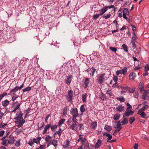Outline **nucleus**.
I'll return each instance as SVG.
<instances>
[{
    "mask_svg": "<svg viewBox=\"0 0 149 149\" xmlns=\"http://www.w3.org/2000/svg\"><path fill=\"white\" fill-rule=\"evenodd\" d=\"M22 113L20 111L17 112L14 119L16 120L15 123L16 124L15 127L19 128L21 127L25 123V121L22 117Z\"/></svg>",
    "mask_w": 149,
    "mask_h": 149,
    "instance_id": "nucleus-1",
    "label": "nucleus"
},
{
    "mask_svg": "<svg viewBox=\"0 0 149 149\" xmlns=\"http://www.w3.org/2000/svg\"><path fill=\"white\" fill-rule=\"evenodd\" d=\"M70 114L72 115V120L75 122L77 120L76 118L79 115L78 111L77 108H72L70 111Z\"/></svg>",
    "mask_w": 149,
    "mask_h": 149,
    "instance_id": "nucleus-2",
    "label": "nucleus"
},
{
    "mask_svg": "<svg viewBox=\"0 0 149 149\" xmlns=\"http://www.w3.org/2000/svg\"><path fill=\"white\" fill-rule=\"evenodd\" d=\"M41 139V138L40 137H38L36 138L30 139L28 142V144L31 146H32L34 143L36 144H38Z\"/></svg>",
    "mask_w": 149,
    "mask_h": 149,
    "instance_id": "nucleus-3",
    "label": "nucleus"
},
{
    "mask_svg": "<svg viewBox=\"0 0 149 149\" xmlns=\"http://www.w3.org/2000/svg\"><path fill=\"white\" fill-rule=\"evenodd\" d=\"M20 105L21 103L17 101L14 102L12 105V108L13 109L12 112H15L19 108Z\"/></svg>",
    "mask_w": 149,
    "mask_h": 149,
    "instance_id": "nucleus-4",
    "label": "nucleus"
},
{
    "mask_svg": "<svg viewBox=\"0 0 149 149\" xmlns=\"http://www.w3.org/2000/svg\"><path fill=\"white\" fill-rule=\"evenodd\" d=\"M73 97V92L72 90L68 91V95L67 96V100L68 102H70L72 100V97Z\"/></svg>",
    "mask_w": 149,
    "mask_h": 149,
    "instance_id": "nucleus-5",
    "label": "nucleus"
},
{
    "mask_svg": "<svg viewBox=\"0 0 149 149\" xmlns=\"http://www.w3.org/2000/svg\"><path fill=\"white\" fill-rule=\"evenodd\" d=\"M24 84H23L19 87L17 86H16L13 89L11 90L10 93H16L18 90L21 89L24 87Z\"/></svg>",
    "mask_w": 149,
    "mask_h": 149,
    "instance_id": "nucleus-6",
    "label": "nucleus"
},
{
    "mask_svg": "<svg viewBox=\"0 0 149 149\" xmlns=\"http://www.w3.org/2000/svg\"><path fill=\"white\" fill-rule=\"evenodd\" d=\"M105 75V74H102L98 77L99 82L100 84H102L104 80Z\"/></svg>",
    "mask_w": 149,
    "mask_h": 149,
    "instance_id": "nucleus-7",
    "label": "nucleus"
},
{
    "mask_svg": "<svg viewBox=\"0 0 149 149\" xmlns=\"http://www.w3.org/2000/svg\"><path fill=\"white\" fill-rule=\"evenodd\" d=\"M74 122L75 123L72 124L70 126V128L73 130H76L78 128L79 124L77 121V120H76L75 122Z\"/></svg>",
    "mask_w": 149,
    "mask_h": 149,
    "instance_id": "nucleus-8",
    "label": "nucleus"
},
{
    "mask_svg": "<svg viewBox=\"0 0 149 149\" xmlns=\"http://www.w3.org/2000/svg\"><path fill=\"white\" fill-rule=\"evenodd\" d=\"M72 79V75H70L67 77V79L66 80V84L70 85Z\"/></svg>",
    "mask_w": 149,
    "mask_h": 149,
    "instance_id": "nucleus-9",
    "label": "nucleus"
},
{
    "mask_svg": "<svg viewBox=\"0 0 149 149\" xmlns=\"http://www.w3.org/2000/svg\"><path fill=\"white\" fill-rule=\"evenodd\" d=\"M115 109L117 112H120L124 111V108L122 105H119L116 107Z\"/></svg>",
    "mask_w": 149,
    "mask_h": 149,
    "instance_id": "nucleus-10",
    "label": "nucleus"
},
{
    "mask_svg": "<svg viewBox=\"0 0 149 149\" xmlns=\"http://www.w3.org/2000/svg\"><path fill=\"white\" fill-rule=\"evenodd\" d=\"M51 124H49L45 125L44 127V130L42 132V134H45L47 131L51 127Z\"/></svg>",
    "mask_w": 149,
    "mask_h": 149,
    "instance_id": "nucleus-11",
    "label": "nucleus"
},
{
    "mask_svg": "<svg viewBox=\"0 0 149 149\" xmlns=\"http://www.w3.org/2000/svg\"><path fill=\"white\" fill-rule=\"evenodd\" d=\"M15 127L16 129L15 131V132L17 135L19 134H20L24 130V129L22 127L20 129L17 128V127Z\"/></svg>",
    "mask_w": 149,
    "mask_h": 149,
    "instance_id": "nucleus-12",
    "label": "nucleus"
},
{
    "mask_svg": "<svg viewBox=\"0 0 149 149\" xmlns=\"http://www.w3.org/2000/svg\"><path fill=\"white\" fill-rule=\"evenodd\" d=\"M10 101L7 100L2 101L1 104L4 107H6L9 103Z\"/></svg>",
    "mask_w": 149,
    "mask_h": 149,
    "instance_id": "nucleus-13",
    "label": "nucleus"
},
{
    "mask_svg": "<svg viewBox=\"0 0 149 149\" xmlns=\"http://www.w3.org/2000/svg\"><path fill=\"white\" fill-rule=\"evenodd\" d=\"M6 138V137H4L2 138L1 140L2 141V144L5 146L7 145L9 143L8 139H5Z\"/></svg>",
    "mask_w": 149,
    "mask_h": 149,
    "instance_id": "nucleus-14",
    "label": "nucleus"
},
{
    "mask_svg": "<svg viewBox=\"0 0 149 149\" xmlns=\"http://www.w3.org/2000/svg\"><path fill=\"white\" fill-rule=\"evenodd\" d=\"M84 88H87L88 87V85L89 83V79L88 78H87L84 81Z\"/></svg>",
    "mask_w": 149,
    "mask_h": 149,
    "instance_id": "nucleus-15",
    "label": "nucleus"
},
{
    "mask_svg": "<svg viewBox=\"0 0 149 149\" xmlns=\"http://www.w3.org/2000/svg\"><path fill=\"white\" fill-rule=\"evenodd\" d=\"M133 111L131 110L125 112L123 116V117H125V116H128L130 115H132L133 114Z\"/></svg>",
    "mask_w": 149,
    "mask_h": 149,
    "instance_id": "nucleus-16",
    "label": "nucleus"
},
{
    "mask_svg": "<svg viewBox=\"0 0 149 149\" xmlns=\"http://www.w3.org/2000/svg\"><path fill=\"white\" fill-rule=\"evenodd\" d=\"M9 139L8 140L9 143L10 144H13L14 141V137L13 136H10L9 137Z\"/></svg>",
    "mask_w": 149,
    "mask_h": 149,
    "instance_id": "nucleus-17",
    "label": "nucleus"
},
{
    "mask_svg": "<svg viewBox=\"0 0 149 149\" xmlns=\"http://www.w3.org/2000/svg\"><path fill=\"white\" fill-rule=\"evenodd\" d=\"M148 94L146 92H144L142 95V98L144 100H146L149 98V97L147 95Z\"/></svg>",
    "mask_w": 149,
    "mask_h": 149,
    "instance_id": "nucleus-18",
    "label": "nucleus"
},
{
    "mask_svg": "<svg viewBox=\"0 0 149 149\" xmlns=\"http://www.w3.org/2000/svg\"><path fill=\"white\" fill-rule=\"evenodd\" d=\"M144 84L142 82H140L139 86V88L141 91L144 90Z\"/></svg>",
    "mask_w": 149,
    "mask_h": 149,
    "instance_id": "nucleus-19",
    "label": "nucleus"
},
{
    "mask_svg": "<svg viewBox=\"0 0 149 149\" xmlns=\"http://www.w3.org/2000/svg\"><path fill=\"white\" fill-rule=\"evenodd\" d=\"M123 120L121 121V123L122 125H124L128 123V120L125 117H123Z\"/></svg>",
    "mask_w": 149,
    "mask_h": 149,
    "instance_id": "nucleus-20",
    "label": "nucleus"
},
{
    "mask_svg": "<svg viewBox=\"0 0 149 149\" xmlns=\"http://www.w3.org/2000/svg\"><path fill=\"white\" fill-rule=\"evenodd\" d=\"M102 143V141L100 140H98L97 143L95 144V148H99L100 146Z\"/></svg>",
    "mask_w": 149,
    "mask_h": 149,
    "instance_id": "nucleus-21",
    "label": "nucleus"
},
{
    "mask_svg": "<svg viewBox=\"0 0 149 149\" xmlns=\"http://www.w3.org/2000/svg\"><path fill=\"white\" fill-rule=\"evenodd\" d=\"M97 123L96 122L94 121L92 123L91 126L92 128L94 129L97 127Z\"/></svg>",
    "mask_w": 149,
    "mask_h": 149,
    "instance_id": "nucleus-22",
    "label": "nucleus"
},
{
    "mask_svg": "<svg viewBox=\"0 0 149 149\" xmlns=\"http://www.w3.org/2000/svg\"><path fill=\"white\" fill-rule=\"evenodd\" d=\"M136 74L134 73H132L129 75V78L130 80H133Z\"/></svg>",
    "mask_w": 149,
    "mask_h": 149,
    "instance_id": "nucleus-23",
    "label": "nucleus"
},
{
    "mask_svg": "<svg viewBox=\"0 0 149 149\" xmlns=\"http://www.w3.org/2000/svg\"><path fill=\"white\" fill-rule=\"evenodd\" d=\"M100 98L102 100H104L106 98V96L105 94L103 93H102L99 96Z\"/></svg>",
    "mask_w": 149,
    "mask_h": 149,
    "instance_id": "nucleus-24",
    "label": "nucleus"
},
{
    "mask_svg": "<svg viewBox=\"0 0 149 149\" xmlns=\"http://www.w3.org/2000/svg\"><path fill=\"white\" fill-rule=\"evenodd\" d=\"M120 114H116L115 115H114L113 116V119L115 120H117L118 119H119L120 116Z\"/></svg>",
    "mask_w": 149,
    "mask_h": 149,
    "instance_id": "nucleus-25",
    "label": "nucleus"
},
{
    "mask_svg": "<svg viewBox=\"0 0 149 149\" xmlns=\"http://www.w3.org/2000/svg\"><path fill=\"white\" fill-rule=\"evenodd\" d=\"M104 129L108 132H110L112 129V127L111 126L106 125L104 126Z\"/></svg>",
    "mask_w": 149,
    "mask_h": 149,
    "instance_id": "nucleus-26",
    "label": "nucleus"
},
{
    "mask_svg": "<svg viewBox=\"0 0 149 149\" xmlns=\"http://www.w3.org/2000/svg\"><path fill=\"white\" fill-rule=\"evenodd\" d=\"M86 94H84L82 96V99L84 102H86Z\"/></svg>",
    "mask_w": 149,
    "mask_h": 149,
    "instance_id": "nucleus-27",
    "label": "nucleus"
},
{
    "mask_svg": "<svg viewBox=\"0 0 149 149\" xmlns=\"http://www.w3.org/2000/svg\"><path fill=\"white\" fill-rule=\"evenodd\" d=\"M20 141L21 140L20 139H18V140L15 141V144L16 147H18L20 146Z\"/></svg>",
    "mask_w": 149,
    "mask_h": 149,
    "instance_id": "nucleus-28",
    "label": "nucleus"
},
{
    "mask_svg": "<svg viewBox=\"0 0 149 149\" xmlns=\"http://www.w3.org/2000/svg\"><path fill=\"white\" fill-rule=\"evenodd\" d=\"M50 143L53 145L55 147H56L57 146V141L56 140L51 141H50Z\"/></svg>",
    "mask_w": 149,
    "mask_h": 149,
    "instance_id": "nucleus-29",
    "label": "nucleus"
},
{
    "mask_svg": "<svg viewBox=\"0 0 149 149\" xmlns=\"http://www.w3.org/2000/svg\"><path fill=\"white\" fill-rule=\"evenodd\" d=\"M106 91V94H108L110 96H113V94L112 93L111 90L108 89Z\"/></svg>",
    "mask_w": 149,
    "mask_h": 149,
    "instance_id": "nucleus-30",
    "label": "nucleus"
},
{
    "mask_svg": "<svg viewBox=\"0 0 149 149\" xmlns=\"http://www.w3.org/2000/svg\"><path fill=\"white\" fill-rule=\"evenodd\" d=\"M99 11L102 12L100 14V15H103L104 13L107 11V10L104 7H103L102 9H101Z\"/></svg>",
    "mask_w": 149,
    "mask_h": 149,
    "instance_id": "nucleus-31",
    "label": "nucleus"
},
{
    "mask_svg": "<svg viewBox=\"0 0 149 149\" xmlns=\"http://www.w3.org/2000/svg\"><path fill=\"white\" fill-rule=\"evenodd\" d=\"M7 95V93L4 92L0 95V101H1L4 96Z\"/></svg>",
    "mask_w": 149,
    "mask_h": 149,
    "instance_id": "nucleus-32",
    "label": "nucleus"
},
{
    "mask_svg": "<svg viewBox=\"0 0 149 149\" xmlns=\"http://www.w3.org/2000/svg\"><path fill=\"white\" fill-rule=\"evenodd\" d=\"M122 47L125 51L127 52H128V49L127 47L125 44H124L122 45Z\"/></svg>",
    "mask_w": 149,
    "mask_h": 149,
    "instance_id": "nucleus-33",
    "label": "nucleus"
},
{
    "mask_svg": "<svg viewBox=\"0 0 149 149\" xmlns=\"http://www.w3.org/2000/svg\"><path fill=\"white\" fill-rule=\"evenodd\" d=\"M117 99L120 102H124L125 101V100L124 98V97L122 96L120 97H117Z\"/></svg>",
    "mask_w": 149,
    "mask_h": 149,
    "instance_id": "nucleus-34",
    "label": "nucleus"
},
{
    "mask_svg": "<svg viewBox=\"0 0 149 149\" xmlns=\"http://www.w3.org/2000/svg\"><path fill=\"white\" fill-rule=\"evenodd\" d=\"M31 87H28L24 89H23V92H25L29 91L31 90Z\"/></svg>",
    "mask_w": 149,
    "mask_h": 149,
    "instance_id": "nucleus-35",
    "label": "nucleus"
},
{
    "mask_svg": "<svg viewBox=\"0 0 149 149\" xmlns=\"http://www.w3.org/2000/svg\"><path fill=\"white\" fill-rule=\"evenodd\" d=\"M111 16V14L110 13L107 14H105L102 16L103 18H105V19H107L110 18Z\"/></svg>",
    "mask_w": 149,
    "mask_h": 149,
    "instance_id": "nucleus-36",
    "label": "nucleus"
},
{
    "mask_svg": "<svg viewBox=\"0 0 149 149\" xmlns=\"http://www.w3.org/2000/svg\"><path fill=\"white\" fill-rule=\"evenodd\" d=\"M51 138V137L49 135H48L46 136V137L45 138V140L46 141H50L51 140L50 139Z\"/></svg>",
    "mask_w": 149,
    "mask_h": 149,
    "instance_id": "nucleus-37",
    "label": "nucleus"
},
{
    "mask_svg": "<svg viewBox=\"0 0 149 149\" xmlns=\"http://www.w3.org/2000/svg\"><path fill=\"white\" fill-rule=\"evenodd\" d=\"M127 70V68L126 67L124 68L122 70V72H123V74L124 75L125 74Z\"/></svg>",
    "mask_w": 149,
    "mask_h": 149,
    "instance_id": "nucleus-38",
    "label": "nucleus"
},
{
    "mask_svg": "<svg viewBox=\"0 0 149 149\" xmlns=\"http://www.w3.org/2000/svg\"><path fill=\"white\" fill-rule=\"evenodd\" d=\"M65 121V119H61L59 121L58 125L59 126H60L62 124H63L64 122Z\"/></svg>",
    "mask_w": 149,
    "mask_h": 149,
    "instance_id": "nucleus-39",
    "label": "nucleus"
},
{
    "mask_svg": "<svg viewBox=\"0 0 149 149\" xmlns=\"http://www.w3.org/2000/svg\"><path fill=\"white\" fill-rule=\"evenodd\" d=\"M109 48L114 53H116L117 51V49L116 48L111 47H109Z\"/></svg>",
    "mask_w": 149,
    "mask_h": 149,
    "instance_id": "nucleus-40",
    "label": "nucleus"
},
{
    "mask_svg": "<svg viewBox=\"0 0 149 149\" xmlns=\"http://www.w3.org/2000/svg\"><path fill=\"white\" fill-rule=\"evenodd\" d=\"M117 128L118 129H120L121 128V129L122 127H121V124H120V120L118 121L117 122Z\"/></svg>",
    "mask_w": 149,
    "mask_h": 149,
    "instance_id": "nucleus-41",
    "label": "nucleus"
},
{
    "mask_svg": "<svg viewBox=\"0 0 149 149\" xmlns=\"http://www.w3.org/2000/svg\"><path fill=\"white\" fill-rule=\"evenodd\" d=\"M96 71L95 69L93 67L92 68L91 72L92 74L90 73V75H91L92 76H93L94 75L95 71Z\"/></svg>",
    "mask_w": 149,
    "mask_h": 149,
    "instance_id": "nucleus-42",
    "label": "nucleus"
},
{
    "mask_svg": "<svg viewBox=\"0 0 149 149\" xmlns=\"http://www.w3.org/2000/svg\"><path fill=\"white\" fill-rule=\"evenodd\" d=\"M135 120L134 118V117H131L130 118L129 122L130 124H132L133 122Z\"/></svg>",
    "mask_w": 149,
    "mask_h": 149,
    "instance_id": "nucleus-43",
    "label": "nucleus"
},
{
    "mask_svg": "<svg viewBox=\"0 0 149 149\" xmlns=\"http://www.w3.org/2000/svg\"><path fill=\"white\" fill-rule=\"evenodd\" d=\"M148 106H149L148 105H145L141 109V111H143L145 110L148 108Z\"/></svg>",
    "mask_w": 149,
    "mask_h": 149,
    "instance_id": "nucleus-44",
    "label": "nucleus"
},
{
    "mask_svg": "<svg viewBox=\"0 0 149 149\" xmlns=\"http://www.w3.org/2000/svg\"><path fill=\"white\" fill-rule=\"evenodd\" d=\"M114 5H111L110 6H104V8L107 10L108 9H111V8H114Z\"/></svg>",
    "mask_w": 149,
    "mask_h": 149,
    "instance_id": "nucleus-45",
    "label": "nucleus"
},
{
    "mask_svg": "<svg viewBox=\"0 0 149 149\" xmlns=\"http://www.w3.org/2000/svg\"><path fill=\"white\" fill-rule=\"evenodd\" d=\"M58 125H52V126H51V129L52 131H54V130L56 129Z\"/></svg>",
    "mask_w": 149,
    "mask_h": 149,
    "instance_id": "nucleus-46",
    "label": "nucleus"
},
{
    "mask_svg": "<svg viewBox=\"0 0 149 149\" xmlns=\"http://www.w3.org/2000/svg\"><path fill=\"white\" fill-rule=\"evenodd\" d=\"M140 115L141 117L142 118H145L146 116V114L143 111L140 113Z\"/></svg>",
    "mask_w": 149,
    "mask_h": 149,
    "instance_id": "nucleus-47",
    "label": "nucleus"
},
{
    "mask_svg": "<svg viewBox=\"0 0 149 149\" xmlns=\"http://www.w3.org/2000/svg\"><path fill=\"white\" fill-rule=\"evenodd\" d=\"M18 97L17 96L16 94H15L12 97L11 100L13 101H14Z\"/></svg>",
    "mask_w": 149,
    "mask_h": 149,
    "instance_id": "nucleus-48",
    "label": "nucleus"
},
{
    "mask_svg": "<svg viewBox=\"0 0 149 149\" xmlns=\"http://www.w3.org/2000/svg\"><path fill=\"white\" fill-rule=\"evenodd\" d=\"M100 14H95L93 16L94 19L96 20L100 16Z\"/></svg>",
    "mask_w": 149,
    "mask_h": 149,
    "instance_id": "nucleus-49",
    "label": "nucleus"
},
{
    "mask_svg": "<svg viewBox=\"0 0 149 149\" xmlns=\"http://www.w3.org/2000/svg\"><path fill=\"white\" fill-rule=\"evenodd\" d=\"M80 111L82 112H84L85 111V108L84 105H82L80 108Z\"/></svg>",
    "mask_w": 149,
    "mask_h": 149,
    "instance_id": "nucleus-50",
    "label": "nucleus"
},
{
    "mask_svg": "<svg viewBox=\"0 0 149 149\" xmlns=\"http://www.w3.org/2000/svg\"><path fill=\"white\" fill-rule=\"evenodd\" d=\"M7 125V124H4L3 123H1L0 125V127L1 128H3L5 127Z\"/></svg>",
    "mask_w": 149,
    "mask_h": 149,
    "instance_id": "nucleus-51",
    "label": "nucleus"
},
{
    "mask_svg": "<svg viewBox=\"0 0 149 149\" xmlns=\"http://www.w3.org/2000/svg\"><path fill=\"white\" fill-rule=\"evenodd\" d=\"M120 74H123L122 70H118L116 72V74L117 76L118 75Z\"/></svg>",
    "mask_w": 149,
    "mask_h": 149,
    "instance_id": "nucleus-52",
    "label": "nucleus"
},
{
    "mask_svg": "<svg viewBox=\"0 0 149 149\" xmlns=\"http://www.w3.org/2000/svg\"><path fill=\"white\" fill-rule=\"evenodd\" d=\"M145 72H147L149 70V66L146 64L145 66Z\"/></svg>",
    "mask_w": 149,
    "mask_h": 149,
    "instance_id": "nucleus-53",
    "label": "nucleus"
},
{
    "mask_svg": "<svg viewBox=\"0 0 149 149\" xmlns=\"http://www.w3.org/2000/svg\"><path fill=\"white\" fill-rule=\"evenodd\" d=\"M124 10H123V13L127 14V13H129V10L127 8H124Z\"/></svg>",
    "mask_w": 149,
    "mask_h": 149,
    "instance_id": "nucleus-54",
    "label": "nucleus"
},
{
    "mask_svg": "<svg viewBox=\"0 0 149 149\" xmlns=\"http://www.w3.org/2000/svg\"><path fill=\"white\" fill-rule=\"evenodd\" d=\"M82 136V135H79V139L77 140L78 141H81L83 139Z\"/></svg>",
    "mask_w": 149,
    "mask_h": 149,
    "instance_id": "nucleus-55",
    "label": "nucleus"
},
{
    "mask_svg": "<svg viewBox=\"0 0 149 149\" xmlns=\"http://www.w3.org/2000/svg\"><path fill=\"white\" fill-rule=\"evenodd\" d=\"M131 43L132 44V48L133 49H134L136 47V46L135 42H134V41H132L131 42Z\"/></svg>",
    "mask_w": 149,
    "mask_h": 149,
    "instance_id": "nucleus-56",
    "label": "nucleus"
},
{
    "mask_svg": "<svg viewBox=\"0 0 149 149\" xmlns=\"http://www.w3.org/2000/svg\"><path fill=\"white\" fill-rule=\"evenodd\" d=\"M107 140V141L108 142H109L110 141L109 140H111V139L112 138V135L111 134H110L109 135L108 137Z\"/></svg>",
    "mask_w": 149,
    "mask_h": 149,
    "instance_id": "nucleus-57",
    "label": "nucleus"
},
{
    "mask_svg": "<svg viewBox=\"0 0 149 149\" xmlns=\"http://www.w3.org/2000/svg\"><path fill=\"white\" fill-rule=\"evenodd\" d=\"M127 105L128 106V107L126 109V110L127 111L128 110L131 109L132 108V107L128 103L127 104Z\"/></svg>",
    "mask_w": 149,
    "mask_h": 149,
    "instance_id": "nucleus-58",
    "label": "nucleus"
},
{
    "mask_svg": "<svg viewBox=\"0 0 149 149\" xmlns=\"http://www.w3.org/2000/svg\"><path fill=\"white\" fill-rule=\"evenodd\" d=\"M63 130H61V128L59 129L58 132V134L59 136H60L61 135V133Z\"/></svg>",
    "mask_w": 149,
    "mask_h": 149,
    "instance_id": "nucleus-59",
    "label": "nucleus"
},
{
    "mask_svg": "<svg viewBox=\"0 0 149 149\" xmlns=\"http://www.w3.org/2000/svg\"><path fill=\"white\" fill-rule=\"evenodd\" d=\"M86 139L85 138H84L82 140V145H85L86 144Z\"/></svg>",
    "mask_w": 149,
    "mask_h": 149,
    "instance_id": "nucleus-60",
    "label": "nucleus"
},
{
    "mask_svg": "<svg viewBox=\"0 0 149 149\" xmlns=\"http://www.w3.org/2000/svg\"><path fill=\"white\" fill-rule=\"evenodd\" d=\"M49 116H50L49 115H47V116L46 117L45 120V122L46 123H47L48 122L47 120L49 119Z\"/></svg>",
    "mask_w": 149,
    "mask_h": 149,
    "instance_id": "nucleus-61",
    "label": "nucleus"
},
{
    "mask_svg": "<svg viewBox=\"0 0 149 149\" xmlns=\"http://www.w3.org/2000/svg\"><path fill=\"white\" fill-rule=\"evenodd\" d=\"M121 130V128L120 129H118L117 130H116L113 133V135H116L117 133L118 132H119L120 130Z\"/></svg>",
    "mask_w": 149,
    "mask_h": 149,
    "instance_id": "nucleus-62",
    "label": "nucleus"
},
{
    "mask_svg": "<svg viewBox=\"0 0 149 149\" xmlns=\"http://www.w3.org/2000/svg\"><path fill=\"white\" fill-rule=\"evenodd\" d=\"M135 94L134 95V96L135 97L138 98L139 96V93L138 92H135L134 93Z\"/></svg>",
    "mask_w": 149,
    "mask_h": 149,
    "instance_id": "nucleus-63",
    "label": "nucleus"
},
{
    "mask_svg": "<svg viewBox=\"0 0 149 149\" xmlns=\"http://www.w3.org/2000/svg\"><path fill=\"white\" fill-rule=\"evenodd\" d=\"M113 80L115 82H117L118 80V78L117 76H114L113 78Z\"/></svg>",
    "mask_w": 149,
    "mask_h": 149,
    "instance_id": "nucleus-64",
    "label": "nucleus"
}]
</instances>
